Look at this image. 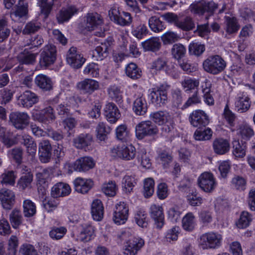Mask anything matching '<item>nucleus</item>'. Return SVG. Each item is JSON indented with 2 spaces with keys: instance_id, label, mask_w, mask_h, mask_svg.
Returning <instances> with one entry per match:
<instances>
[{
  "instance_id": "f257e3e1",
  "label": "nucleus",
  "mask_w": 255,
  "mask_h": 255,
  "mask_svg": "<svg viewBox=\"0 0 255 255\" xmlns=\"http://www.w3.org/2000/svg\"><path fill=\"white\" fill-rule=\"evenodd\" d=\"M203 66L204 70L207 72L217 75L225 70L226 62L219 55H211L204 61Z\"/></svg>"
},
{
  "instance_id": "f03ea898",
  "label": "nucleus",
  "mask_w": 255,
  "mask_h": 255,
  "mask_svg": "<svg viewBox=\"0 0 255 255\" xmlns=\"http://www.w3.org/2000/svg\"><path fill=\"white\" fill-rule=\"evenodd\" d=\"M223 236L218 232L210 231L202 234L199 244L203 249H216L222 244Z\"/></svg>"
},
{
  "instance_id": "7ed1b4c3",
  "label": "nucleus",
  "mask_w": 255,
  "mask_h": 255,
  "mask_svg": "<svg viewBox=\"0 0 255 255\" xmlns=\"http://www.w3.org/2000/svg\"><path fill=\"white\" fill-rule=\"evenodd\" d=\"M150 118L156 124L162 126V132H170L173 129V122L170 114L166 111L152 113Z\"/></svg>"
},
{
  "instance_id": "20e7f679",
  "label": "nucleus",
  "mask_w": 255,
  "mask_h": 255,
  "mask_svg": "<svg viewBox=\"0 0 255 255\" xmlns=\"http://www.w3.org/2000/svg\"><path fill=\"white\" fill-rule=\"evenodd\" d=\"M111 154L115 158L128 161L135 158L136 150L132 144H116L111 148Z\"/></svg>"
},
{
  "instance_id": "39448f33",
  "label": "nucleus",
  "mask_w": 255,
  "mask_h": 255,
  "mask_svg": "<svg viewBox=\"0 0 255 255\" xmlns=\"http://www.w3.org/2000/svg\"><path fill=\"white\" fill-rule=\"evenodd\" d=\"M171 86L164 82L152 88L150 93L152 103L159 107L165 105L168 102L167 92Z\"/></svg>"
},
{
  "instance_id": "423d86ee",
  "label": "nucleus",
  "mask_w": 255,
  "mask_h": 255,
  "mask_svg": "<svg viewBox=\"0 0 255 255\" xmlns=\"http://www.w3.org/2000/svg\"><path fill=\"white\" fill-rule=\"evenodd\" d=\"M158 131L157 126L151 121L141 122L135 127L136 136L139 139H142L146 136L156 135Z\"/></svg>"
},
{
  "instance_id": "0eeeda50",
  "label": "nucleus",
  "mask_w": 255,
  "mask_h": 255,
  "mask_svg": "<svg viewBox=\"0 0 255 255\" xmlns=\"http://www.w3.org/2000/svg\"><path fill=\"white\" fill-rule=\"evenodd\" d=\"M56 47L52 44L45 45L40 53L39 65L41 68H46L54 63L56 60Z\"/></svg>"
},
{
  "instance_id": "6e6552de",
  "label": "nucleus",
  "mask_w": 255,
  "mask_h": 255,
  "mask_svg": "<svg viewBox=\"0 0 255 255\" xmlns=\"http://www.w3.org/2000/svg\"><path fill=\"white\" fill-rule=\"evenodd\" d=\"M129 216L128 205L124 202H120L116 204L113 213V220L118 225L125 224Z\"/></svg>"
},
{
  "instance_id": "1a4fd4ad",
  "label": "nucleus",
  "mask_w": 255,
  "mask_h": 255,
  "mask_svg": "<svg viewBox=\"0 0 255 255\" xmlns=\"http://www.w3.org/2000/svg\"><path fill=\"white\" fill-rule=\"evenodd\" d=\"M11 124L18 129L25 128L29 124L30 117L26 113L15 112L9 116Z\"/></svg>"
},
{
  "instance_id": "9d476101",
  "label": "nucleus",
  "mask_w": 255,
  "mask_h": 255,
  "mask_svg": "<svg viewBox=\"0 0 255 255\" xmlns=\"http://www.w3.org/2000/svg\"><path fill=\"white\" fill-rule=\"evenodd\" d=\"M66 61L68 64L75 69H79L85 62L86 59L77 50L75 47H71L66 55Z\"/></svg>"
},
{
  "instance_id": "9b49d317",
  "label": "nucleus",
  "mask_w": 255,
  "mask_h": 255,
  "mask_svg": "<svg viewBox=\"0 0 255 255\" xmlns=\"http://www.w3.org/2000/svg\"><path fill=\"white\" fill-rule=\"evenodd\" d=\"M189 121L194 127L201 129L207 126L209 119L207 114L202 110L194 111L189 116Z\"/></svg>"
},
{
  "instance_id": "f8f14e48",
  "label": "nucleus",
  "mask_w": 255,
  "mask_h": 255,
  "mask_svg": "<svg viewBox=\"0 0 255 255\" xmlns=\"http://www.w3.org/2000/svg\"><path fill=\"white\" fill-rule=\"evenodd\" d=\"M28 12V4L26 0H19L18 3L10 12L12 20L20 22L22 18H26Z\"/></svg>"
},
{
  "instance_id": "ddd939ff",
  "label": "nucleus",
  "mask_w": 255,
  "mask_h": 255,
  "mask_svg": "<svg viewBox=\"0 0 255 255\" xmlns=\"http://www.w3.org/2000/svg\"><path fill=\"white\" fill-rule=\"evenodd\" d=\"M133 97L135 99L133 104V110L137 115H143L147 112V103L141 89L135 91Z\"/></svg>"
},
{
  "instance_id": "4468645a",
  "label": "nucleus",
  "mask_w": 255,
  "mask_h": 255,
  "mask_svg": "<svg viewBox=\"0 0 255 255\" xmlns=\"http://www.w3.org/2000/svg\"><path fill=\"white\" fill-rule=\"evenodd\" d=\"M199 186L206 192H211L215 188L216 182L212 173L205 172L201 174L198 179Z\"/></svg>"
},
{
  "instance_id": "2eb2a0df",
  "label": "nucleus",
  "mask_w": 255,
  "mask_h": 255,
  "mask_svg": "<svg viewBox=\"0 0 255 255\" xmlns=\"http://www.w3.org/2000/svg\"><path fill=\"white\" fill-rule=\"evenodd\" d=\"M39 101V97L30 90L23 92L17 97L18 105L23 108H30Z\"/></svg>"
},
{
  "instance_id": "dca6fc26",
  "label": "nucleus",
  "mask_w": 255,
  "mask_h": 255,
  "mask_svg": "<svg viewBox=\"0 0 255 255\" xmlns=\"http://www.w3.org/2000/svg\"><path fill=\"white\" fill-rule=\"evenodd\" d=\"M95 165L94 160L89 157H83L77 159L70 167L78 172H86L92 169Z\"/></svg>"
},
{
  "instance_id": "f3484780",
  "label": "nucleus",
  "mask_w": 255,
  "mask_h": 255,
  "mask_svg": "<svg viewBox=\"0 0 255 255\" xmlns=\"http://www.w3.org/2000/svg\"><path fill=\"white\" fill-rule=\"evenodd\" d=\"M150 215L154 220L156 227L161 229L164 225V215L161 206L153 204L150 206Z\"/></svg>"
},
{
  "instance_id": "a211bd4d",
  "label": "nucleus",
  "mask_w": 255,
  "mask_h": 255,
  "mask_svg": "<svg viewBox=\"0 0 255 255\" xmlns=\"http://www.w3.org/2000/svg\"><path fill=\"white\" fill-rule=\"evenodd\" d=\"M144 245V241L142 239L134 237L127 242L124 253L127 255H135Z\"/></svg>"
},
{
  "instance_id": "6ab92c4d",
  "label": "nucleus",
  "mask_w": 255,
  "mask_h": 255,
  "mask_svg": "<svg viewBox=\"0 0 255 255\" xmlns=\"http://www.w3.org/2000/svg\"><path fill=\"white\" fill-rule=\"evenodd\" d=\"M74 189L78 193H87L94 185L93 181L90 178L80 177L76 178L73 181Z\"/></svg>"
},
{
  "instance_id": "aec40b11",
  "label": "nucleus",
  "mask_w": 255,
  "mask_h": 255,
  "mask_svg": "<svg viewBox=\"0 0 255 255\" xmlns=\"http://www.w3.org/2000/svg\"><path fill=\"white\" fill-rule=\"evenodd\" d=\"M100 84L98 81L88 78L78 82L77 84L78 89L88 94H92L94 91L98 90Z\"/></svg>"
},
{
  "instance_id": "412c9836",
  "label": "nucleus",
  "mask_w": 255,
  "mask_h": 255,
  "mask_svg": "<svg viewBox=\"0 0 255 255\" xmlns=\"http://www.w3.org/2000/svg\"><path fill=\"white\" fill-rule=\"evenodd\" d=\"M34 119L45 124H50L55 120L53 109L51 106L47 107L39 113L33 116Z\"/></svg>"
},
{
  "instance_id": "4be33fe9",
  "label": "nucleus",
  "mask_w": 255,
  "mask_h": 255,
  "mask_svg": "<svg viewBox=\"0 0 255 255\" xmlns=\"http://www.w3.org/2000/svg\"><path fill=\"white\" fill-rule=\"evenodd\" d=\"M0 201L4 209H10L15 201V195L13 192L8 189H1L0 190Z\"/></svg>"
},
{
  "instance_id": "5701e85b",
  "label": "nucleus",
  "mask_w": 255,
  "mask_h": 255,
  "mask_svg": "<svg viewBox=\"0 0 255 255\" xmlns=\"http://www.w3.org/2000/svg\"><path fill=\"white\" fill-rule=\"evenodd\" d=\"M104 113L107 120L112 124L116 123L121 117L119 109L113 103H109L106 105Z\"/></svg>"
},
{
  "instance_id": "b1692460",
  "label": "nucleus",
  "mask_w": 255,
  "mask_h": 255,
  "mask_svg": "<svg viewBox=\"0 0 255 255\" xmlns=\"http://www.w3.org/2000/svg\"><path fill=\"white\" fill-rule=\"evenodd\" d=\"M103 23L101 15L97 12L88 13L86 16V28L89 31L94 30Z\"/></svg>"
},
{
  "instance_id": "393cba45",
  "label": "nucleus",
  "mask_w": 255,
  "mask_h": 255,
  "mask_svg": "<svg viewBox=\"0 0 255 255\" xmlns=\"http://www.w3.org/2000/svg\"><path fill=\"white\" fill-rule=\"evenodd\" d=\"M112 44V40L107 39L97 46L93 52V56L97 60H102L108 56L110 47Z\"/></svg>"
},
{
  "instance_id": "a878e982",
  "label": "nucleus",
  "mask_w": 255,
  "mask_h": 255,
  "mask_svg": "<svg viewBox=\"0 0 255 255\" xmlns=\"http://www.w3.org/2000/svg\"><path fill=\"white\" fill-rule=\"evenodd\" d=\"M78 11V9L74 5H70L66 8H62L56 15L58 22L63 23L68 21Z\"/></svg>"
},
{
  "instance_id": "bb28decb",
  "label": "nucleus",
  "mask_w": 255,
  "mask_h": 255,
  "mask_svg": "<svg viewBox=\"0 0 255 255\" xmlns=\"http://www.w3.org/2000/svg\"><path fill=\"white\" fill-rule=\"evenodd\" d=\"M157 161L162 165L163 168L167 169L173 161L172 152L169 149H160L157 151Z\"/></svg>"
},
{
  "instance_id": "cd10ccee",
  "label": "nucleus",
  "mask_w": 255,
  "mask_h": 255,
  "mask_svg": "<svg viewBox=\"0 0 255 255\" xmlns=\"http://www.w3.org/2000/svg\"><path fill=\"white\" fill-rule=\"evenodd\" d=\"M70 186L65 183L59 182L55 184L51 189V194L54 198L68 196L71 193Z\"/></svg>"
},
{
  "instance_id": "c85d7f7f",
  "label": "nucleus",
  "mask_w": 255,
  "mask_h": 255,
  "mask_svg": "<svg viewBox=\"0 0 255 255\" xmlns=\"http://www.w3.org/2000/svg\"><path fill=\"white\" fill-rule=\"evenodd\" d=\"M137 184V179L134 175L126 174L122 179V187L126 194L133 192V188Z\"/></svg>"
},
{
  "instance_id": "c756f323",
  "label": "nucleus",
  "mask_w": 255,
  "mask_h": 255,
  "mask_svg": "<svg viewBox=\"0 0 255 255\" xmlns=\"http://www.w3.org/2000/svg\"><path fill=\"white\" fill-rule=\"evenodd\" d=\"M251 102L250 98L246 95L239 94L235 102V107L238 111L244 113L247 111L251 106Z\"/></svg>"
},
{
  "instance_id": "7c9ffc66",
  "label": "nucleus",
  "mask_w": 255,
  "mask_h": 255,
  "mask_svg": "<svg viewBox=\"0 0 255 255\" xmlns=\"http://www.w3.org/2000/svg\"><path fill=\"white\" fill-rule=\"evenodd\" d=\"M91 214L94 220L100 221L104 216V206L99 199L94 200L91 205Z\"/></svg>"
},
{
  "instance_id": "2f4dec72",
  "label": "nucleus",
  "mask_w": 255,
  "mask_h": 255,
  "mask_svg": "<svg viewBox=\"0 0 255 255\" xmlns=\"http://www.w3.org/2000/svg\"><path fill=\"white\" fill-rule=\"evenodd\" d=\"M141 45L145 51L156 52L158 51L161 46L158 37H151L141 43Z\"/></svg>"
},
{
  "instance_id": "473e14b6",
  "label": "nucleus",
  "mask_w": 255,
  "mask_h": 255,
  "mask_svg": "<svg viewBox=\"0 0 255 255\" xmlns=\"http://www.w3.org/2000/svg\"><path fill=\"white\" fill-rule=\"evenodd\" d=\"M94 227L90 224H86L78 235V239L82 242H88L94 236Z\"/></svg>"
},
{
  "instance_id": "72a5a7b5",
  "label": "nucleus",
  "mask_w": 255,
  "mask_h": 255,
  "mask_svg": "<svg viewBox=\"0 0 255 255\" xmlns=\"http://www.w3.org/2000/svg\"><path fill=\"white\" fill-rule=\"evenodd\" d=\"M196 225L195 217L192 212L187 213L182 218V226L184 230L191 232Z\"/></svg>"
},
{
  "instance_id": "f704fd0d",
  "label": "nucleus",
  "mask_w": 255,
  "mask_h": 255,
  "mask_svg": "<svg viewBox=\"0 0 255 255\" xmlns=\"http://www.w3.org/2000/svg\"><path fill=\"white\" fill-rule=\"evenodd\" d=\"M35 83L38 87L44 91H49L52 88V83L50 79L42 74L36 77Z\"/></svg>"
},
{
  "instance_id": "c9c22d12",
  "label": "nucleus",
  "mask_w": 255,
  "mask_h": 255,
  "mask_svg": "<svg viewBox=\"0 0 255 255\" xmlns=\"http://www.w3.org/2000/svg\"><path fill=\"white\" fill-rule=\"evenodd\" d=\"M36 54L24 50L17 56V60L22 64H33L36 61Z\"/></svg>"
},
{
  "instance_id": "e433bc0d",
  "label": "nucleus",
  "mask_w": 255,
  "mask_h": 255,
  "mask_svg": "<svg viewBox=\"0 0 255 255\" xmlns=\"http://www.w3.org/2000/svg\"><path fill=\"white\" fill-rule=\"evenodd\" d=\"M180 84L185 91L188 92L195 89L198 90L199 81L196 79H193L189 77H185L184 79L181 81Z\"/></svg>"
},
{
  "instance_id": "4c0bfd02",
  "label": "nucleus",
  "mask_w": 255,
  "mask_h": 255,
  "mask_svg": "<svg viewBox=\"0 0 255 255\" xmlns=\"http://www.w3.org/2000/svg\"><path fill=\"white\" fill-rule=\"evenodd\" d=\"M51 144H41L39 147V155L40 161L43 163L49 161L52 155Z\"/></svg>"
},
{
  "instance_id": "58836bf2",
  "label": "nucleus",
  "mask_w": 255,
  "mask_h": 255,
  "mask_svg": "<svg viewBox=\"0 0 255 255\" xmlns=\"http://www.w3.org/2000/svg\"><path fill=\"white\" fill-rule=\"evenodd\" d=\"M130 134L125 125L119 126L116 129V137L122 142H128L130 140Z\"/></svg>"
},
{
  "instance_id": "ea45409f",
  "label": "nucleus",
  "mask_w": 255,
  "mask_h": 255,
  "mask_svg": "<svg viewBox=\"0 0 255 255\" xmlns=\"http://www.w3.org/2000/svg\"><path fill=\"white\" fill-rule=\"evenodd\" d=\"M109 15L112 21L119 25L122 26L129 25L128 23H127V21H125L126 19L123 15H120V12L116 7L111 8L109 11Z\"/></svg>"
},
{
  "instance_id": "a19ab883",
  "label": "nucleus",
  "mask_w": 255,
  "mask_h": 255,
  "mask_svg": "<svg viewBox=\"0 0 255 255\" xmlns=\"http://www.w3.org/2000/svg\"><path fill=\"white\" fill-rule=\"evenodd\" d=\"M127 75L132 79L140 78L142 75V71L134 63H130L126 67Z\"/></svg>"
},
{
  "instance_id": "79ce46f5",
  "label": "nucleus",
  "mask_w": 255,
  "mask_h": 255,
  "mask_svg": "<svg viewBox=\"0 0 255 255\" xmlns=\"http://www.w3.org/2000/svg\"><path fill=\"white\" fill-rule=\"evenodd\" d=\"M134 220L136 224L141 228H146L148 225L147 215L142 209H139L135 212Z\"/></svg>"
},
{
  "instance_id": "37998d69",
  "label": "nucleus",
  "mask_w": 255,
  "mask_h": 255,
  "mask_svg": "<svg viewBox=\"0 0 255 255\" xmlns=\"http://www.w3.org/2000/svg\"><path fill=\"white\" fill-rule=\"evenodd\" d=\"M226 31L229 34L236 33L239 29L240 25L237 19L234 17H225Z\"/></svg>"
},
{
  "instance_id": "c03bdc74",
  "label": "nucleus",
  "mask_w": 255,
  "mask_h": 255,
  "mask_svg": "<svg viewBox=\"0 0 255 255\" xmlns=\"http://www.w3.org/2000/svg\"><path fill=\"white\" fill-rule=\"evenodd\" d=\"M148 32L147 28L144 23H139L137 24H133L132 26V34L139 39L146 36Z\"/></svg>"
},
{
  "instance_id": "a18cd8bd",
  "label": "nucleus",
  "mask_w": 255,
  "mask_h": 255,
  "mask_svg": "<svg viewBox=\"0 0 255 255\" xmlns=\"http://www.w3.org/2000/svg\"><path fill=\"white\" fill-rule=\"evenodd\" d=\"M111 130V128L106 126L105 123H100L96 128L97 138L101 141H106L108 138L107 134L110 132Z\"/></svg>"
},
{
  "instance_id": "49530a36",
  "label": "nucleus",
  "mask_w": 255,
  "mask_h": 255,
  "mask_svg": "<svg viewBox=\"0 0 255 255\" xmlns=\"http://www.w3.org/2000/svg\"><path fill=\"white\" fill-rule=\"evenodd\" d=\"M252 221V215L247 211H243L241 213L240 218L236 224L238 228L244 229L250 225Z\"/></svg>"
},
{
  "instance_id": "de8ad7c7",
  "label": "nucleus",
  "mask_w": 255,
  "mask_h": 255,
  "mask_svg": "<svg viewBox=\"0 0 255 255\" xmlns=\"http://www.w3.org/2000/svg\"><path fill=\"white\" fill-rule=\"evenodd\" d=\"M23 214L25 217H31L36 213L35 204L31 200L26 199L23 202Z\"/></svg>"
},
{
  "instance_id": "09e8293b",
  "label": "nucleus",
  "mask_w": 255,
  "mask_h": 255,
  "mask_svg": "<svg viewBox=\"0 0 255 255\" xmlns=\"http://www.w3.org/2000/svg\"><path fill=\"white\" fill-rule=\"evenodd\" d=\"M176 24V27L184 31H189L195 27V23L193 20L189 16H186L183 19L179 18Z\"/></svg>"
},
{
  "instance_id": "8fccbe9b",
  "label": "nucleus",
  "mask_w": 255,
  "mask_h": 255,
  "mask_svg": "<svg viewBox=\"0 0 255 255\" xmlns=\"http://www.w3.org/2000/svg\"><path fill=\"white\" fill-rule=\"evenodd\" d=\"M41 24L36 20H32L26 24L22 30L24 35H30L37 32L40 28Z\"/></svg>"
},
{
  "instance_id": "3c124183",
  "label": "nucleus",
  "mask_w": 255,
  "mask_h": 255,
  "mask_svg": "<svg viewBox=\"0 0 255 255\" xmlns=\"http://www.w3.org/2000/svg\"><path fill=\"white\" fill-rule=\"evenodd\" d=\"M239 134L242 137V142H246V140L249 139L254 134L253 128L248 125L243 124L240 126Z\"/></svg>"
},
{
  "instance_id": "603ef678",
  "label": "nucleus",
  "mask_w": 255,
  "mask_h": 255,
  "mask_svg": "<svg viewBox=\"0 0 255 255\" xmlns=\"http://www.w3.org/2000/svg\"><path fill=\"white\" fill-rule=\"evenodd\" d=\"M118 190V187L115 181H110L103 184L102 192L107 196L114 197Z\"/></svg>"
},
{
  "instance_id": "864d4df0",
  "label": "nucleus",
  "mask_w": 255,
  "mask_h": 255,
  "mask_svg": "<svg viewBox=\"0 0 255 255\" xmlns=\"http://www.w3.org/2000/svg\"><path fill=\"white\" fill-rule=\"evenodd\" d=\"M67 232V230L65 227H53L49 231V235L52 240H59L64 237Z\"/></svg>"
},
{
  "instance_id": "5fc2aeb1",
  "label": "nucleus",
  "mask_w": 255,
  "mask_h": 255,
  "mask_svg": "<svg viewBox=\"0 0 255 255\" xmlns=\"http://www.w3.org/2000/svg\"><path fill=\"white\" fill-rule=\"evenodd\" d=\"M32 180L33 175L30 172H28L21 176L17 182V186L22 190L30 188Z\"/></svg>"
},
{
  "instance_id": "6e6d98bb",
  "label": "nucleus",
  "mask_w": 255,
  "mask_h": 255,
  "mask_svg": "<svg viewBox=\"0 0 255 255\" xmlns=\"http://www.w3.org/2000/svg\"><path fill=\"white\" fill-rule=\"evenodd\" d=\"M148 24L150 29L155 32H160L165 28L163 22L156 16H152L149 19Z\"/></svg>"
},
{
  "instance_id": "4d7b16f0",
  "label": "nucleus",
  "mask_w": 255,
  "mask_h": 255,
  "mask_svg": "<svg viewBox=\"0 0 255 255\" xmlns=\"http://www.w3.org/2000/svg\"><path fill=\"white\" fill-rule=\"evenodd\" d=\"M231 186L239 191H244L246 188L247 180L242 176H235L231 180Z\"/></svg>"
},
{
  "instance_id": "13d9d810",
  "label": "nucleus",
  "mask_w": 255,
  "mask_h": 255,
  "mask_svg": "<svg viewBox=\"0 0 255 255\" xmlns=\"http://www.w3.org/2000/svg\"><path fill=\"white\" fill-rule=\"evenodd\" d=\"M10 31L7 21L5 19H0V43L3 42L8 38Z\"/></svg>"
},
{
  "instance_id": "bf43d9fd",
  "label": "nucleus",
  "mask_w": 255,
  "mask_h": 255,
  "mask_svg": "<svg viewBox=\"0 0 255 255\" xmlns=\"http://www.w3.org/2000/svg\"><path fill=\"white\" fill-rule=\"evenodd\" d=\"M108 93L110 98L116 102L121 103L123 96L120 88L116 86H111L108 89Z\"/></svg>"
},
{
  "instance_id": "052dcab7",
  "label": "nucleus",
  "mask_w": 255,
  "mask_h": 255,
  "mask_svg": "<svg viewBox=\"0 0 255 255\" xmlns=\"http://www.w3.org/2000/svg\"><path fill=\"white\" fill-rule=\"evenodd\" d=\"M83 73L85 75L93 78H98L100 75L99 66L95 63H91L85 68Z\"/></svg>"
},
{
  "instance_id": "680f3d73",
  "label": "nucleus",
  "mask_w": 255,
  "mask_h": 255,
  "mask_svg": "<svg viewBox=\"0 0 255 255\" xmlns=\"http://www.w3.org/2000/svg\"><path fill=\"white\" fill-rule=\"evenodd\" d=\"M9 219L12 227L17 229L22 223V216L21 212L18 210H13L9 215Z\"/></svg>"
},
{
  "instance_id": "e2e57ef3",
  "label": "nucleus",
  "mask_w": 255,
  "mask_h": 255,
  "mask_svg": "<svg viewBox=\"0 0 255 255\" xmlns=\"http://www.w3.org/2000/svg\"><path fill=\"white\" fill-rule=\"evenodd\" d=\"M154 191V181L151 178H146L144 181L143 195L145 197L151 196Z\"/></svg>"
},
{
  "instance_id": "0e129e2a",
  "label": "nucleus",
  "mask_w": 255,
  "mask_h": 255,
  "mask_svg": "<svg viewBox=\"0 0 255 255\" xmlns=\"http://www.w3.org/2000/svg\"><path fill=\"white\" fill-rule=\"evenodd\" d=\"M186 53V48L181 44L177 43L173 45L171 49V54L174 58L177 59L178 61L185 55Z\"/></svg>"
},
{
  "instance_id": "69168bd1",
  "label": "nucleus",
  "mask_w": 255,
  "mask_h": 255,
  "mask_svg": "<svg viewBox=\"0 0 255 255\" xmlns=\"http://www.w3.org/2000/svg\"><path fill=\"white\" fill-rule=\"evenodd\" d=\"M0 181L2 185H13L15 183L16 176L13 171H5L1 174Z\"/></svg>"
},
{
  "instance_id": "338daca9",
  "label": "nucleus",
  "mask_w": 255,
  "mask_h": 255,
  "mask_svg": "<svg viewBox=\"0 0 255 255\" xmlns=\"http://www.w3.org/2000/svg\"><path fill=\"white\" fill-rule=\"evenodd\" d=\"M212 136V131L210 128H207L204 130L197 129L194 134V138L197 140H207L210 139Z\"/></svg>"
},
{
  "instance_id": "774afa93",
  "label": "nucleus",
  "mask_w": 255,
  "mask_h": 255,
  "mask_svg": "<svg viewBox=\"0 0 255 255\" xmlns=\"http://www.w3.org/2000/svg\"><path fill=\"white\" fill-rule=\"evenodd\" d=\"M161 38L164 44H169L178 41L180 37L176 33L168 31L163 34Z\"/></svg>"
}]
</instances>
